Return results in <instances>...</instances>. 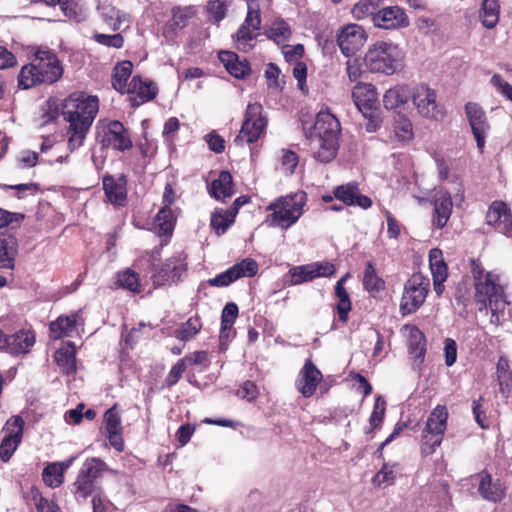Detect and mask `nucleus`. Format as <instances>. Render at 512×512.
<instances>
[{
	"label": "nucleus",
	"mask_w": 512,
	"mask_h": 512,
	"mask_svg": "<svg viewBox=\"0 0 512 512\" xmlns=\"http://www.w3.org/2000/svg\"><path fill=\"white\" fill-rule=\"evenodd\" d=\"M25 422L19 415L10 417L5 425V436L0 443V459L8 462L22 442Z\"/></svg>",
	"instance_id": "13"
},
{
	"label": "nucleus",
	"mask_w": 512,
	"mask_h": 512,
	"mask_svg": "<svg viewBox=\"0 0 512 512\" xmlns=\"http://www.w3.org/2000/svg\"><path fill=\"white\" fill-rule=\"evenodd\" d=\"M483 397L480 396L478 399L473 401L472 411L476 423L483 429L489 427V422L486 415V410L483 407Z\"/></svg>",
	"instance_id": "61"
},
{
	"label": "nucleus",
	"mask_w": 512,
	"mask_h": 512,
	"mask_svg": "<svg viewBox=\"0 0 512 512\" xmlns=\"http://www.w3.org/2000/svg\"><path fill=\"white\" fill-rule=\"evenodd\" d=\"M102 149L111 148L118 152H125L133 147L129 130L118 120H111L101 127L97 135Z\"/></svg>",
	"instance_id": "11"
},
{
	"label": "nucleus",
	"mask_w": 512,
	"mask_h": 512,
	"mask_svg": "<svg viewBox=\"0 0 512 512\" xmlns=\"http://www.w3.org/2000/svg\"><path fill=\"white\" fill-rule=\"evenodd\" d=\"M81 320L79 312L70 315H60L56 320L49 324V330L52 338L60 339L70 335Z\"/></svg>",
	"instance_id": "31"
},
{
	"label": "nucleus",
	"mask_w": 512,
	"mask_h": 512,
	"mask_svg": "<svg viewBox=\"0 0 512 512\" xmlns=\"http://www.w3.org/2000/svg\"><path fill=\"white\" fill-rule=\"evenodd\" d=\"M448 415V410L443 405H437L430 413L422 431V455H432L441 445L447 429Z\"/></svg>",
	"instance_id": "7"
},
{
	"label": "nucleus",
	"mask_w": 512,
	"mask_h": 512,
	"mask_svg": "<svg viewBox=\"0 0 512 512\" xmlns=\"http://www.w3.org/2000/svg\"><path fill=\"white\" fill-rule=\"evenodd\" d=\"M202 322L199 316H192L181 324L175 331L174 336L183 342H187L194 338L201 330Z\"/></svg>",
	"instance_id": "44"
},
{
	"label": "nucleus",
	"mask_w": 512,
	"mask_h": 512,
	"mask_svg": "<svg viewBox=\"0 0 512 512\" xmlns=\"http://www.w3.org/2000/svg\"><path fill=\"white\" fill-rule=\"evenodd\" d=\"M54 360L61 372L65 375L76 373V346L73 342L68 341L54 353Z\"/></svg>",
	"instance_id": "28"
},
{
	"label": "nucleus",
	"mask_w": 512,
	"mask_h": 512,
	"mask_svg": "<svg viewBox=\"0 0 512 512\" xmlns=\"http://www.w3.org/2000/svg\"><path fill=\"white\" fill-rule=\"evenodd\" d=\"M298 162L299 157L295 152L291 150L284 151L281 157V169L286 175H291L298 165Z\"/></svg>",
	"instance_id": "62"
},
{
	"label": "nucleus",
	"mask_w": 512,
	"mask_h": 512,
	"mask_svg": "<svg viewBox=\"0 0 512 512\" xmlns=\"http://www.w3.org/2000/svg\"><path fill=\"white\" fill-rule=\"evenodd\" d=\"M334 295L337 298V303L334 307V311L338 315V320L346 325L349 320V313L352 310V302L350 295L347 292L345 286L335 285Z\"/></svg>",
	"instance_id": "38"
},
{
	"label": "nucleus",
	"mask_w": 512,
	"mask_h": 512,
	"mask_svg": "<svg viewBox=\"0 0 512 512\" xmlns=\"http://www.w3.org/2000/svg\"><path fill=\"white\" fill-rule=\"evenodd\" d=\"M258 394L257 385L250 380L245 381L236 392L238 397L248 401H254L258 397Z\"/></svg>",
	"instance_id": "63"
},
{
	"label": "nucleus",
	"mask_w": 512,
	"mask_h": 512,
	"mask_svg": "<svg viewBox=\"0 0 512 512\" xmlns=\"http://www.w3.org/2000/svg\"><path fill=\"white\" fill-rule=\"evenodd\" d=\"M474 300L480 312L491 308L494 311L497 303L504 299L505 290L500 284V276L488 272L486 278L474 284Z\"/></svg>",
	"instance_id": "9"
},
{
	"label": "nucleus",
	"mask_w": 512,
	"mask_h": 512,
	"mask_svg": "<svg viewBox=\"0 0 512 512\" xmlns=\"http://www.w3.org/2000/svg\"><path fill=\"white\" fill-rule=\"evenodd\" d=\"M117 285L133 293L141 292L139 274L131 269H126L117 273Z\"/></svg>",
	"instance_id": "47"
},
{
	"label": "nucleus",
	"mask_w": 512,
	"mask_h": 512,
	"mask_svg": "<svg viewBox=\"0 0 512 512\" xmlns=\"http://www.w3.org/2000/svg\"><path fill=\"white\" fill-rule=\"evenodd\" d=\"M385 411H386V402L379 396L375 400L373 411L370 415V419H369V423L371 425L370 431H372L373 429H378L381 426V424L384 420Z\"/></svg>",
	"instance_id": "54"
},
{
	"label": "nucleus",
	"mask_w": 512,
	"mask_h": 512,
	"mask_svg": "<svg viewBox=\"0 0 512 512\" xmlns=\"http://www.w3.org/2000/svg\"><path fill=\"white\" fill-rule=\"evenodd\" d=\"M367 34L358 24H347L343 26L338 35L337 43L341 52L350 57L358 52L365 44Z\"/></svg>",
	"instance_id": "18"
},
{
	"label": "nucleus",
	"mask_w": 512,
	"mask_h": 512,
	"mask_svg": "<svg viewBox=\"0 0 512 512\" xmlns=\"http://www.w3.org/2000/svg\"><path fill=\"white\" fill-rule=\"evenodd\" d=\"M218 58L226 71L236 79H244L252 72L250 62L245 58L240 59L233 51H220Z\"/></svg>",
	"instance_id": "25"
},
{
	"label": "nucleus",
	"mask_w": 512,
	"mask_h": 512,
	"mask_svg": "<svg viewBox=\"0 0 512 512\" xmlns=\"http://www.w3.org/2000/svg\"><path fill=\"white\" fill-rule=\"evenodd\" d=\"M102 18L113 31L119 30L122 23V13L120 10L116 9L114 6L103 7Z\"/></svg>",
	"instance_id": "56"
},
{
	"label": "nucleus",
	"mask_w": 512,
	"mask_h": 512,
	"mask_svg": "<svg viewBox=\"0 0 512 512\" xmlns=\"http://www.w3.org/2000/svg\"><path fill=\"white\" fill-rule=\"evenodd\" d=\"M103 189L108 201L115 206H124L127 201V179L125 175L118 178L106 174L102 179Z\"/></svg>",
	"instance_id": "24"
},
{
	"label": "nucleus",
	"mask_w": 512,
	"mask_h": 512,
	"mask_svg": "<svg viewBox=\"0 0 512 512\" xmlns=\"http://www.w3.org/2000/svg\"><path fill=\"white\" fill-rule=\"evenodd\" d=\"M290 272L292 283L295 285L309 282L315 279L313 267L311 264L295 267Z\"/></svg>",
	"instance_id": "55"
},
{
	"label": "nucleus",
	"mask_w": 512,
	"mask_h": 512,
	"mask_svg": "<svg viewBox=\"0 0 512 512\" xmlns=\"http://www.w3.org/2000/svg\"><path fill=\"white\" fill-rule=\"evenodd\" d=\"M31 494L35 502L37 512H61L58 504L54 500L44 498L39 490L32 489Z\"/></svg>",
	"instance_id": "52"
},
{
	"label": "nucleus",
	"mask_w": 512,
	"mask_h": 512,
	"mask_svg": "<svg viewBox=\"0 0 512 512\" xmlns=\"http://www.w3.org/2000/svg\"><path fill=\"white\" fill-rule=\"evenodd\" d=\"M229 0H209L206 4L208 21L219 24L226 18L229 7Z\"/></svg>",
	"instance_id": "46"
},
{
	"label": "nucleus",
	"mask_w": 512,
	"mask_h": 512,
	"mask_svg": "<svg viewBox=\"0 0 512 512\" xmlns=\"http://www.w3.org/2000/svg\"><path fill=\"white\" fill-rule=\"evenodd\" d=\"M486 223L493 229L512 238V210L504 201H493L486 212Z\"/></svg>",
	"instance_id": "17"
},
{
	"label": "nucleus",
	"mask_w": 512,
	"mask_h": 512,
	"mask_svg": "<svg viewBox=\"0 0 512 512\" xmlns=\"http://www.w3.org/2000/svg\"><path fill=\"white\" fill-rule=\"evenodd\" d=\"M258 269L256 260L245 258L214 278H210L208 284L213 287H226L240 278L255 276Z\"/></svg>",
	"instance_id": "16"
},
{
	"label": "nucleus",
	"mask_w": 512,
	"mask_h": 512,
	"mask_svg": "<svg viewBox=\"0 0 512 512\" xmlns=\"http://www.w3.org/2000/svg\"><path fill=\"white\" fill-rule=\"evenodd\" d=\"M133 71V63L124 60L116 64L112 73V87L121 94H125L129 89L127 83Z\"/></svg>",
	"instance_id": "35"
},
{
	"label": "nucleus",
	"mask_w": 512,
	"mask_h": 512,
	"mask_svg": "<svg viewBox=\"0 0 512 512\" xmlns=\"http://www.w3.org/2000/svg\"><path fill=\"white\" fill-rule=\"evenodd\" d=\"M126 93L132 95L130 102L131 106L135 108L153 100L157 96L158 88L152 81H144L136 75L132 77Z\"/></svg>",
	"instance_id": "22"
},
{
	"label": "nucleus",
	"mask_w": 512,
	"mask_h": 512,
	"mask_svg": "<svg viewBox=\"0 0 512 512\" xmlns=\"http://www.w3.org/2000/svg\"><path fill=\"white\" fill-rule=\"evenodd\" d=\"M177 217L172 209L160 208L155 216V228L160 236L170 238L173 234Z\"/></svg>",
	"instance_id": "37"
},
{
	"label": "nucleus",
	"mask_w": 512,
	"mask_h": 512,
	"mask_svg": "<svg viewBox=\"0 0 512 512\" xmlns=\"http://www.w3.org/2000/svg\"><path fill=\"white\" fill-rule=\"evenodd\" d=\"M64 467L59 463L48 464L42 472V478L49 487H59L64 480Z\"/></svg>",
	"instance_id": "48"
},
{
	"label": "nucleus",
	"mask_w": 512,
	"mask_h": 512,
	"mask_svg": "<svg viewBox=\"0 0 512 512\" xmlns=\"http://www.w3.org/2000/svg\"><path fill=\"white\" fill-rule=\"evenodd\" d=\"M17 252V239L12 235H0V268L13 269Z\"/></svg>",
	"instance_id": "34"
},
{
	"label": "nucleus",
	"mask_w": 512,
	"mask_h": 512,
	"mask_svg": "<svg viewBox=\"0 0 512 512\" xmlns=\"http://www.w3.org/2000/svg\"><path fill=\"white\" fill-rule=\"evenodd\" d=\"M31 61L23 65L18 74V87L23 90L41 85H53L64 74V65L57 53L47 45H30Z\"/></svg>",
	"instance_id": "2"
},
{
	"label": "nucleus",
	"mask_w": 512,
	"mask_h": 512,
	"mask_svg": "<svg viewBox=\"0 0 512 512\" xmlns=\"http://www.w3.org/2000/svg\"><path fill=\"white\" fill-rule=\"evenodd\" d=\"M452 207V199L448 192H440L436 195L432 219L435 228L442 229L446 226L451 216Z\"/></svg>",
	"instance_id": "29"
},
{
	"label": "nucleus",
	"mask_w": 512,
	"mask_h": 512,
	"mask_svg": "<svg viewBox=\"0 0 512 512\" xmlns=\"http://www.w3.org/2000/svg\"><path fill=\"white\" fill-rule=\"evenodd\" d=\"M323 379L322 372L316 367L311 358L305 360L296 380L297 390L305 398L314 395L319 383Z\"/></svg>",
	"instance_id": "19"
},
{
	"label": "nucleus",
	"mask_w": 512,
	"mask_h": 512,
	"mask_svg": "<svg viewBox=\"0 0 512 512\" xmlns=\"http://www.w3.org/2000/svg\"><path fill=\"white\" fill-rule=\"evenodd\" d=\"M430 291V279L422 273H413L405 282L399 311L402 316L417 312Z\"/></svg>",
	"instance_id": "6"
},
{
	"label": "nucleus",
	"mask_w": 512,
	"mask_h": 512,
	"mask_svg": "<svg viewBox=\"0 0 512 512\" xmlns=\"http://www.w3.org/2000/svg\"><path fill=\"white\" fill-rule=\"evenodd\" d=\"M94 489V482L77 475V478L73 483V494L77 501L80 499L86 500L93 493Z\"/></svg>",
	"instance_id": "50"
},
{
	"label": "nucleus",
	"mask_w": 512,
	"mask_h": 512,
	"mask_svg": "<svg viewBox=\"0 0 512 512\" xmlns=\"http://www.w3.org/2000/svg\"><path fill=\"white\" fill-rule=\"evenodd\" d=\"M5 351L17 356L26 354L35 344V334L31 330L21 329L14 334L8 335Z\"/></svg>",
	"instance_id": "26"
},
{
	"label": "nucleus",
	"mask_w": 512,
	"mask_h": 512,
	"mask_svg": "<svg viewBox=\"0 0 512 512\" xmlns=\"http://www.w3.org/2000/svg\"><path fill=\"white\" fill-rule=\"evenodd\" d=\"M411 97V91L406 85H398L388 89L383 96V104L386 109H396L406 104Z\"/></svg>",
	"instance_id": "36"
},
{
	"label": "nucleus",
	"mask_w": 512,
	"mask_h": 512,
	"mask_svg": "<svg viewBox=\"0 0 512 512\" xmlns=\"http://www.w3.org/2000/svg\"><path fill=\"white\" fill-rule=\"evenodd\" d=\"M410 353L413 354L415 358L421 360H423L426 353L425 336L418 328H415V333L411 334Z\"/></svg>",
	"instance_id": "51"
},
{
	"label": "nucleus",
	"mask_w": 512,
	"mask_h": 512,
	"mask_svg": "<svg viewBox=\"0 0 512 512\" xmlns=\"http://www.w3.org/2000/svg\"><path fill=\"white\" fill-rule=\"evenodd\" d=\"M429 267L433 279L448 278V266L443 258L441 249L433 248L429 251Z\"/></svg>",
	"instance_id": "42"
},
{
	"label": "nucleus",
	"mask_w": 512,
	"mask_h": 512,
	"mask_svg": "<svg viewBox=\"0 0 512 512\" xmlns=\"http://www.w3.org/2000/svg\"><path fill=\"white\" fill-rule=\"evenodd\" d=\"M364 61L371 72L392 75L400 64L401 52L397 45L378 41L368 49Z\"/></svg>",
	"instance_id": "5"
},
{
	"label": "nucleus",
	"mask_w": 512,
	"mask_h": 512,
	"mask_svg": "<svg viewBox=\"0 0 512 512\" xmlns=\"http://www.w3.org/2000/svg\"><path fill=\"white\" fill-rule=\"evenodd\" d=\"M235 221V217L230 216L228 209L215 212L211 216V227L216 231L218 235L224 234L228 227Z\"/></svg>",
	"instance_id": "49"
},
{
	"label": "nucleus",
	"mask_w": 512,
	"mask_h": 512,
	"mask_svg": "<svg viewBox=\"0 0 512 512\" xmlns=\"http://www.w3.org/2000/svg\"><path fill=\"white\" fill-rule=\"evenodd\" d=\"M93 39L100 45L121 49L124 46V37L120 33L103 34L95 33Z\"/></svg>",
	"instance_id": "58"
},
{
	"label": "nucleus",
	"mask_w": 512,
	"mask_h": 512,
	"mask_svg": "<svg viewBox=\"0 0 512 512\" xmlns=\"http://www.w3.org/2000/svg\"><path fill=\"white\" fill-rule=\"evenodd\" d=\"M98 111L99 100L97 96L75 92L64 100L62 116L68 123L66 137L68 149L71 152L83 146Z\"/></svg>",
	"instance_id": "1"
},
{
	"label": "nucleus",
	"mask_w": 512,
	"mask_h": 512,
	"mask_svg": "<svg viewBox=\"0 0 512 512\" xmlns=\"http://www.w3.org/2000/svg\"><path fill=\"white\" fill-rule=\"evenodd\" d=\"M374 25L386 30L401 29L409 25V17L403 8L387 6L374 15Z\"/></svg>",
	"instance_id": "20"
},
{
	"label": "nucleus",
	"mask_w": 512,
	"mask_h": 512,
	"mask_svg": "<svg viewBox=\"0 0 512 512\" xmlns=\"http://www.w3.org/2000/svg\"><path fill=\"white\" fill-rule=\"evenodd\" d=\"M185 260L186 257L182 253H176L160 266L155 267L151 277L153 285L161 287L179 282L182 274L187 270Z\"/></svg>",
	"instance_id": "12"
},
{
	"label": "nucleus",
	"mask_w": 512,
	"mask_h": 512,
	"mask_svg": "<svg viewBox=\"0 0 512 512\" xmlns=\"http://www.w3.org/2000/svg\"><path fill=\"white\" fill-rule=\"evenodd\" d=\"M334 197L346 206H358L364 210L369 209L373 202L366 195L361 194L357 182L339 185L333 190Z\"/></svg>",
	"instance_id": "21"
},
{
	"label": "nucleus",
	"mask_w": 512,
	"mask_h": 512,
	"mask_svg": "<svg viewBox=\"0 0 512 512\" xmlns=\"http://www.w3.org/2000/svg\"><path fill=\"white\" fill-rule=\"evenodd\" d=\"M266 127L267 119L263 116L262 105L258 102L249 103L240 132L234 142L237 145H242L244 142L253 144L265 135Z\"/></svg>",
	"instance_id": "8"
},
{
	"label": "nucleus",
	"mask_w": 512,
	"mask_h": 512,
	"mask_svg": "<svg viewBox=\"0 0 512 512\" xmlns=\"http://www.w3.org/2000/svg\"><path fill=\"white\" fill-rule=\"evenodd\" d=\"M211 197L218 201H224L234 195V182L229 171H221L218 178L213 180L208 188Z\"/></svg>",
	"instance_id": "30"
},
{
	"label": "nucleus",
	"mask_w": 512,
	"mask_h": 512,
	"mask_svg": "<svg viewBox=\"0 0 512 512\" xmlns=\"http://www.w3.org/2000/svg\"><path fill=\"white\" fill-rule=\"evenodd\" d=\"M490 82L498 93L512 102V85L505 81L499 74H494Z\"/></svg>",
	"instance_id": "64"
},
{
	"label": "nucleus",
	"mask_w": 512,
	"mask_h": 512,
	"mask_svg": "<svg viewBox=\"0 0 512 512\" xmlns=\"http://www.w3.org/2000/svg\"><path fill=\"white\" fill-rule=\"evenodd\" d=\"M480 20L484 27L494 28L500 18V6L498 0H483L480 11Z\"/></svg>",
	"instance_id": "39"
},
{
	"label": "nucleus",
	"mask_w": 512,
	"mask_h": 512,
	"mask_svg": "<svg viewBox=\"0 0 512 512\" xmlns=\"http://www.w3.org/2000/svg\"><path fill=\"white\" fill-rule=\"evenodd\" d=\"M341 126L328 109L317 113L315 122L306 131L313 157L321 163L331 162L337 155Z\"/></svg>",
	"instance_id": "3"
},
{
	"label": "nucleus",
	"mask_w": 512,
	"mask_h": 512,
	"mask_svg": "<svg viewBox=\"0 0 512 512\" xmlns=\"http://www.w3.org/2000/svg\"><path fill=\"white\" fill-rule=\"evenodd\" d=\"M105 429L107 432L123 430L121 426V417L117 410V405L109 408L104 414Z\"/></svg>",
	"instance_id": "60"
},
{
	"label": "nucleus",
	"mask_w": 512,
	"mask_h": 512,
	"mask_svg": "<svg viewBox=\"0 0 512 512\" xmlns=\"http://www.w3.org/2000/svg\"><path fill=\"white\" fill-rule=\"evenodd\" d=\"M198 15L195 5L173 6L170 10V18L162 27V34L166 39H173L178 32L185 29Z\"/></svg>",
	"instance_id": "15"
},
{
	"label": "nucleus",
	"mask_w": 512,
	"mask_h": 512,
	"mask_svg": "<svg viewBox=\"0 0 512 512\" xmlns=\"http://www.w3.org/2000/svg\"><path fill=\"white\" fill-rule=\"evenodd\" d=\"M393 132L395 139L402 145L409 143L414 138L412 122L402 114L395 117Z\"/></svg>",
	"instance_id": "40"
},
{
	"label": "nucleus",
	"mask_w": 512,
	"mask_h": 512,
	"mask_svg": "<svg viewBox=\"0 0 512 512\" xmlns=\"http://www.w3.org/2000/svg\"><path fill=\"white\" fill-rule=\"evenodd\" d=\"M188 365L184 358H180L170 369L169 373L167 374L164 385L167 388H171L174 385L178 383V381L181 379L183 373L187 369Z\"/></svg>",
	"instance_id": "53"
},
{
	"label": "nucleus",
	"mask_w": 512,
	"mask_h": 512,
	"mask_svg": "<svg viewBox=\"0 0 512 512\" xmlns=\"http://www.w3.org/2000/svg\"><path fill=\"white\" fill-rule=\"evenodd\" d=\"M265 36L277 45L288 42L292 37V30L288 22L278 17L264 28Z\"/></svg>",
	"instance_id": "33"
},
{
	"label": "nucleus",
	"mask_w": 512,
	"mask_h": 512,
	"mask_svg": "<svg viewBox=\"0 0 512 512\" xmlns=\"http://www.w3.org/2000/svg\"><path fill=\"white\" fill-rule=\"evenodd\" d=\"M363 287L369 293H379L385 289V281L378 276L372 262H367L363 276Z\"/></svg>",
	"instance_id": "43"
},
{
	"label": "nucleus",
	"mask_w": 512,
	"mask_h": 512,
	"mask_svg": "<svg viewBox=\"0 0 512 512\" xmlns=\"http://www.w3.org/2000/svg\"><path fill=\"white\" fill-rule=\"evenodd\" d=\"M262 18L258 6L248 5L247 14L243 23L232 35L235 47L241 52H250L255 47L253 41L258 37Z\"/></svg>",
	"instance_id": "10"
},
{
	"label": "nucleus",
	"mask_w": 512,
	"mask_h": 512,
	"mask_svg": "<svg viewBox=\"0 0 512 512\" xmlns=\"http://www.w3.org/2000/svg\"><path fill=\"white\" fill-rule=\"evenodd\" d=\"M307 200V193L304 191L278 196L266 206L263 224L271 229L287 231L304 214Z\"/></svg>",
	"instance_id": "4"
},
{
	"label": "nucleus",
	"mask_w": 512,
	"mask_h": 512,
	"mask_svg": "<svg viewBox=\"0 0 512 512\" xmlns=\"http://www.w3.org/2000/svg\"><path fill=\"white\" fill-rule=\"evenodd\" d=\"M395 473L393 467H390L388 464L384 463L382 468L376 473L373 477V484L375 486H389L392 485L395 481Z\"/></svg>",
	"instance_id": "59"
},
{
	"label": "nucleus",
	"mask_w": 512,
	"mask_h": 512,
	"mask_svg": "<svg viewBox=\"0 0 512 512\" xmlns=\"http://www.w3.org/2000/svg\"><path fill=\"white\" fill-rule=\"evenodd\" d=\"M382 0H359L352 8V15L356 19H364L371 16L374 22V15L380 10Z\"/></svg>",
	"instance_id": "45"
},
{
	"label": "nucleus",
	"mask_w": 512,
	"mask_h": 512,
	"mask_svg": "<svg viewBox=\"0 0 512 512\" xmlns=\"http://www.w3.org/2000/svg\"><path fill=\"white\" fill-rule=\"evenodd\" d=\"M106 469V463L102 459L91 457L84 461L78 475L95 483Z\"/></svg>",
	"instance_id": "41"
},
{
	"label": "nucleus",
	"mask_w": 512,
	"mask_h": 512,
	"mask_svg": "<svg viewBox=\"0 0 512 512\" xmlns=\"http://www.w3.org/2000/svg\"><path fill=\"white\" fill-rule=\"evenodd\" d=\"M411 97L418 112L426 118H436L438 114L436 93L427 85L417 86Z\"/></svg>",
	"instance_id": "23"
},
{
	"label": "nucleus",
	"mask_w": 512,
	"mask_h": 512,
	"mask_svg": "<svg viewBox=\"0 0 512 512\" xmlns=\"http://www.w3.org/2000/svg\"><path fill=\"white\" fill-rule=\"evenodd\" d=\"M184 360L188 366H199L201 371L208 369L211 364V360L207 351H195L188 355H185Z\"/></svg>",
	"instance_id": "57"
},
{
	"label": "nucleus",
	"mask_w": 512,
	"mask_h": 512,
	"mask_svg": "<svg viewBox=\"0 0 512 512\" xmlns=\"http://www.w3.org/2000/svg\"><path fill=\"white\" fill-rule=\"evenodd\" d=\"M355 105L362 110L371 109L376 102V90L372 84L358 82L352 90Z\"/></svg>",
	"instance_id": "32"
},
{
	"label": "nucleus",
	"mask_w": 512,
	"mask_h": 512,
	"mask_svg": "<svg viewBox=\"0 0 512 512\" xmlns=\"http://www.w3.org/2000/svg\"><path fill=\"white\" fill-rule=\"evenodd\" d=\"M479 477L478 491L482 498L497 503L505 497V487L500 480L493 482L491 475L486 471H482Z\"/></svg>",
	"instance_id": "27"
},
{
	"label": "nucleus",
	"mask_w": 512,
	"mask_h": 512,
	"mask_svg": "<svg viewBox=\"0 0 512 512\" xmlns=\"http://www.w3.org/2000/svg\"><path fill=\"white\" fill-rule=\"evenodd\" d=\"M465 113L472 134L477 144L479 152L482 154L484 151L486 138L490 132V123L483 108L474 102H468L465 105Z\"/></svg>",
	"instance_id": "14"
}]
</instances>
